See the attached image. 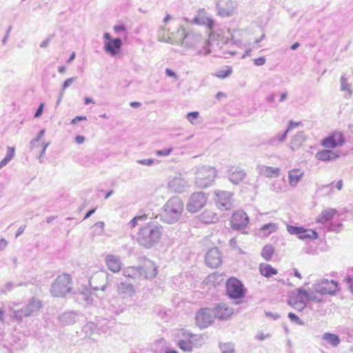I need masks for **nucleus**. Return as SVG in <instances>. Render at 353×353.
Here are the masks:
<instances>
[{
  "label": "nucleus",
  "mask_w": 353,
  "mask_h": 353,
  "mask_svg": "<svg viewBox=\"0 0 353 353\" xmlns=\"http://www.w3.org/2000/svg\"><path fill=\"white\" fill-rule=\"evenodd\" d=\"M173 149L172 148H165V149H163V150H156L155 153L157 156H168L169 154H171V152H172Z\"/></svg>",
  "instance_id": "nucleus-51"
},
{
  "label": "nucleus",
  "mask_w": 353,
  "mask_h": 353,
  "mask_svg": "<svg viewBox=\"0 0 353 353\" xmlns=\"http://www.w3.org/2000/svg\"><path fill=\"white\" fill-rule=\"evenodd\" d=\"M155 160L152 159H141L138 160L137 162L141 165L151 166L152 164H154Z\"/></svg>",
  "instance_id": "nucleus-53"
},
{
  "label": "nucleus",
  "mask_w": 353,
  "mask_h": 353,
  "mask_svg": "<svg viewBox=\"0 0 353 353\" xmlns=\"http://www.w3.org/2000/svg\"><path fill=\"white\" fill-rule=\"evenodd\" d=\"M146 219L147 215L145 214L136 216L128 223V225L130 228H134L137 225L139 221H145Z\"/></svg>",
  "instance_id": "nucleus-41"
},
{
  "label": "nucleus",
  "mask_w": 353,
  "mask_h": 353,
  "mask_svg": "<svg viewBox=\"0 0 353 353\" xmlns=\"http://www.w3.org/2000/svg\"><path fill=\"white\" fill-rule=\"evenodd\" d=\"M257 170L261 175H263L269 178L278 177L280 174L279 168L263 165H258Z\"/></svg>",
  "instance_id": "nucleus-24"
},
{
  "label": "nucleus",
  "mask_w": 353,
  "mask_h": 353,
  "mask_svg": "<svg viewBox=\"0 0 353 353\" xmlns=\"http://www.w3.org/2000/svg\"><path fill=\"white\" fill-rule=\"evenodd\" d=\"M183 203L179 196L170 198L163 206V221L169 224L177 222L183 212Z\"/></svg>",
  "instance_id": "nucleus-3"
},
{
  "label": "nucleus",
  "mask_w": 353,
  "mask_h": 353,
  "mask_svg": "<svg viewBox=\"0 0 353 353\" xmlns=\"http://www.w3.org/2000/svg\"><path fill=\"white\" fill-rule=\"evenodd\" d=\"M288 132H289V131H288V130H286L283 132V134H281V135H278V136H277V137H276V138H277V139H278V141H280V142H283V141H284L285 140L286 137H287V134H288Z\"/></svg>",
  "instance_id": "nucleus-61"
},
{
  "label": "nucleus",
  "mask_w": 353,
  "mask_h": 353,
  "mask_svg": "<svg viewBox=\"0 0 353 353\" xmlns=\"http://www.w3.org/2000/svg\"><path fill=\"white\" fill-rule=\"evenodd\" d=\"M206 264L212 268H216L222 263L221 254L217 248L210 249L205 254Z\"/></svg>",
  "instance_id": "nucleus-16"
},
{
  "label": "nucleus",
  "mask_w": 353,
  "mask_h": 353,
  "mask_svg": "<svg viewBox=\"0 0 353 353\" xmlns=\"http://www.w3.org/2000/svg\"><path fill=\"white\" fill-rule=\"evenodd\" d=\"M92 228L93 236L101 235L104 232V223L103 221H99L93 225Z\"/></svg>",
  "instance_id": "nucleus-40"
},
{
  "label": "nucleus",
  "mask_w": 353,
  "mask_h": 353,
  "mask_svg": "<svg viewBox=\"0 0 353 353\" xmlns=\"http://www.w3.org/2000/svg\"><path fill=\"white\" fill-rule=\"evenodd\" d=\"M165 75L168 77H172L174 80H177L179 79V76L171 69L166 68L165 70Z\"/></svg>",
  "instance_id": "nucleus-54"
},
{
  "label": "nucleus",
  "mask_w": 353,
  "mask_h": 353,
  "mask_svg": "<svg viewBox=\"0 0 353 353\" xmlns=\"http://www.w3.org/2000/svg\"><path fill=\"white\" fill-rule=\"evenodd\" d=\"M77 77H70L69 79H67L63 83L61 87V92H63V91L67 89L69 86H70L74 81L76 80Z\"/></svg>",
  "instance_id": "nucleus-50"
},
{
  "label": "nucleus",
  "mask_w": 353,
  "mask_h": 353,
  "mask_svg": "<svg viewBox=\"0 0 353 353\" xmlns=\"http://www.w3.org/2000/svg\"><path fill=\"white\" fill-rule=\"evenodd\" d=\"M322 339L330 344L332 347H336L341 342L339 337L334 334L325 332L323 334Z\"/></svg>",
  "instance_id": "nucleus-35"
},
{
  "label": "nucleus",
  "mask_w": 353,
  "mask_h": 353,
  "mask_svg": "<svg viewBox=\"0 0 353 353\" xmlns=\"http://www.w3.org/2000/svg\"><path fill=\"white\" fill-rule=\"evenodd\" d=\"M108 274L104 272H100L95 274L90 279V283L92 285V283H94L97 280L101 279L103 281V283L101 285H96L93 287L96 290H101L104 291L106 288V283H107Z\"/></svg>",
  "instance_id": "nucleus-30"
},
{
  "label": "nucleus",
  "mask_w": 353,
  "mask_h": 353,
  "mask_svg": "<svg viewBox=\"0 0 353 353\" xmlns=\"http://www.w3.org/2000/svg\"><path fill=\"white\" fill-rule=\"evenodd\" d=\"M303 227L294 226L288 225L287 230L290 234L297 235L298 236L301 234Z\"/></svg>",
  "instance_id": "nucleus-42"
},
{
  "label": "nucleus",
  "mask_w": 353,
  "mask_h": 353,
  "mask_svg": "<svg viewBox=\"0 0 353 353\" xmlns=\"http://www.w3.org/2000/svg\"><path fill=\"white\" fill-rule=\"evenodd\" d=\"M44 134H45V130L44 129L40 130L39 132L37 134V137L35 139H33L32 140V143L38 142L43 137Z\"/></svg>",
  "instance_id": "nucleus-58"
},
{
  "label": "nucleus",
  "mask_w": 353,
  "mask_h": 353,
  "mask_svg": "<svg viewBox=\"0 0 353 353\" xmlns=\"http://www.w3.org/2000/svg\"><path fill=\"white\" fill-rule=\"evenodd\" d=\"M336 213V210L333 208H327L321 212L316 219L317 223H324L331 220Z\"/></svg>",
  "instance_id": "nucleus-31"
},
{
  "label": "nucleus",
  "mask_w": 353,
  "mask_h": 353,
  "mask_svg": "<svg viewBox=\"0 0 353 353\" xmlns=\"http://www.w3.org/2000/svg\"><path fill=\"white\" fill-rule=\"evenodd\" d=\"M232 72V69L230 66H225V69L218 70L215 76L219 79H224L229 77Z\"/></svg>",
  "instance_id": "nucleus-38"
},
{
  "label": "nucleus",
  "mask_w": 353,
  "mask_h": 353,
  "mask_svg": "<svg viewBox=\"0 0 353 353\" xmlns=\"http://www.w3.org/2000/svg\"><path fill=\"white\" fill-rule=\"evenodd\" d=\"M162 233L163 227L157 222L150 221L139 229L137 241L141 246L149 249L159 242Z\"/></svg>",
  "instance_id": "nucleus-1"
},
{
  "label": "nucleus",
  "mask_w": 353,
  "mask_h": 353,
  "mask_svg": "<svg viewBox=\"0 0 353 353\" xmlns=\"http://www.w3.org/2000/svg\"><path fill=\"white\" fill-rule=\"evenodd\" d=\"M15 149L13 147H8L7 153L4 158L10 161L14 157Z\"/></svg>",
  "instance_id": "nucleus-52"
},
{
  "label": "nucleus",
  "mask_w": 353,
  "mask_h": 353,
  "mask_svg": "<svg viewBox=\"0 0 353 353\" xmlns=\"http://www.w3.org/2000/svg\"><path fill=\"white\" fill-rule=\"evenodd\" d=\"M341 81V90L342 91H348L351 94V91L350 89V84L347 83V79L342 76L340 79Z\"/></svg>",
  "instance_id": "nucleus-46"
},
{
  "label": "nucleus",
  "mask_w": 353,
  "mask_h": 353,
  "mask_svg": "<svg viewBox=\"0 0 353 353\" xmlns=\"http://www.w3.org/2000/svg\"><path fill=\"white\" fill-rule=\"evenodd\" d=\"M77 318V314L73 312H67L59 316V321L64 325L73 324Z\"/></svg>",
  "instance_id": "nucleus-33"
},
{
  "label": "nucleus",
  "mask_w": 353,
  "mask_h": 353,
  "mask_svg": "<svg viewBox=\"0 0 353 353\" xmlns=\"http://www.w3.org/2000/svg\"><path fill=\"white\" fill-rule=\"evenodd\" d=\"M168 188L172 192L181 193L187 190L188 183L181 174H179L170 179Z\"/></svg>",
  "instance_id": "nucleus-14"
},
{
  "label": "nucleus",
  "mask_w": 353,
  "mask_h": 353,
  "mask_svg": "<svg viewBox=\"0 0 353 353\" xmlns=\"http://www.w3.org/2000/svg\"><path fill=\"white\" fill-rule=\"evenodd\" d=\"M212 310L215 314V318L221 320L228 319L232 314V309L228 307L224 303L218 304V305Z\"/></svg>",
  "instance_id": "nucleus-20"
},
{
  "label": "nucleus",
  "mask_w": 353,
  "mask_h": 353,
  "mask_svg": "<svg viewBox=\"0 0 353 353\" xmlns=\"http://www.w3.org/2000/svg\"><path fill=\"white\" fill-rule=\"evenodd\" d=\"M157 274V267L152 261L149 260L145 261L143 266L128 267L123 270V274L125 277L132 279H151L154 277Z\"/></svg>",
  "instance_id": "nucleus-4"
},
{
  "label": "nucleus",
  "mask_w": 353,
  "mask_h": 353,
  "mask_svg": "<svg viewBox=\"0 0 353 353\" xmlns=\"http://www.w3.org/2000/svg\"><path fill=\"white\" fill-rule=\"evenodd\" d=\"M21 283L15 284L13 282H8L7 283L5 284L4 288L1 290V292L3 293H7L8 292H10L15 287L21 286Z\"/></svg>",
  "instance_id": "nucleus-45"
},
{
  "label": "nucleus",
  "mask_w": 353,
  "mask_h": 353,
  "mask_svg": "<svg viewBox=\"0 0 353 353\" xmlns=\"http://www.w3.org/2000/svg\"><path fill=\"white\" fill-rule=\"evenodd\" d=\"M94 327L95 325L93 323L90 322L83 327V331L85 333H88L89 330L92 331V330L94 329Z\"/></svg>",
  "instance_id": "nucleus-55"
},
{
  "label": "nucleus",
  "mask_w": 353,
  "mask_h": 353,
  "mask_svg": "<svg viewBox=\"0 0 353 353\" xmlns=\"http://www.w3.org/2000/svg\"><path fill=\"white\" fill-rule=\"evenodd\" d=\"M339 154L330 150L319 151L315 154V158L319 161H332L337 159Z\"/></svg>",
  "instance_id": "nucleus-23"
},
{
  "label": "nucleus",
  "mask_w": 353,
  "mask_h": 353,
  "mask_svg": "<svg viewBox=\"0 0 353 353\" xmlns=\"http://www.w3.org/2000/svg\"><path fill=\"white\" fill-rule=\"evenodd\" d=\"M122 46V41L120 38L113 39L112 41H106L104 44V49L106 52L112 56L116 55Z\"/></svg>",
  "instance_id": "nucleus-22"
},
{
  "label": "nucleus",
  "mask_w": 353,
  "mask_h": 353,
  "mask_svg": "<svg viewBox=\"0 0 353 353\" xmlns=\"http://www.w3.org/2000/svg\"><path fill=\"white\" fill-rule=\"evenodd\" d=\"M199 219L201 222L206 224L214 223L219 221L218 215L215 212L208 210L203 211L201 214Z\"/></svg>",
  "instance_id": "nucleus-29"
},
{
  "label": "nucleus",
  "mask_w": 353,
  "mask_h": 353,
  "mask_svg": "<svg viewBox=\"0 0 353 353\" xmlns=\"http://www.w3.org/2000/svg\"><path fill=\"white\" fill-rule=\"evenodd\" d=\"M183 335L184 336L185 339L179 340L178 346L184 352H192L193 346L195 345L194 342L197 339H199V336L186 332H184Z\"/></svg>",
  "instance_id": "nucleus-18"
},
{
  "label": "nucleus",
  "mask_w": 353,
  "mask_h": 353,
  "mask_svg": "<svg viewBox=\"0 0 353 353\" xmlns=\"http://www.w3.org/2000/svg\"><path fill=\"white\" fill-rule=\"evenodd\" d=\"M226 291L228 296L233 299H241L245 294L243 283L236 278H230L228 280Z\"/></svg>",
  "instance_id": "nucleus-9"
},
{
  "label": "nucleus",
  "mask_w": 353,
  "mask_h": 353,
  "mask_svg": "<svg viewBox=\"0 0 353 353\" xmlns=\"http://www.w3.org/2000/svg\"><path fill=\"white\" fill-rule=\"evenodd\" d=\"M195 184L200 188L210 186L216 176L214 168L203 165L196 169L195 172Z\"/></svg>",
  "instance_id": "nucleus-6"
},
{
  "label": "nucleus",
  "mask_w": 353,
  "mask_h": 353,
  "mask_svg": "<svg viewBox=\"0 0 353 353\" xmlns=\"http://www.w3.org/2000/svg\"><path fill=\"white\" fill-rule=\"evenodd\" d=\"M192 22L198 25L205 26L209 29H212L214 25L213 20L207 14L204 9H200L198 11L197 14L193 19Z\"/></svg>",
  "instance_id": "nucleus-19"
},
{
  "label": "nucleus",
  "mask_w": 353,
  "mask_h": 353,
  "mask_svg": "<svg viewBox=\"0 0 353 353\" xmlns=\"http://www.w3.org/2000/svg\"><path fill=\"white\" fill-rule=\"evenodd\" d=\"M87 119L84 116H77L74 119H73L72 121H71V124H73V125H75L76 123H77L79 121H85Z\"/></svg>",
  "instance_id": "nucleus-60"
},
{
  "label": "nucleus",
  "mask_w": 353,
  "mask_h": 353,
  "mask_svg": "<svg viewBox=\"0 0 353 353\" xmlns=\"http://www.w3.org/2000/svg\"><path fill=\"white\" fill-rule=\"evenodd\" d=\"M179 33L183 37L181 46L194 50V55L205 56L210 53L208 48L210 41L202 37L201 34L194 32H185L184 28L179 30Z\"/></svg>",
  "instance_id": "nucleus-2"
},
{
  "label": "nucleus",
  "mask_w": 353,
  "mask_h": 353,
  "mask_svg": "<svg viewBox=\"0 0 353 353\" xmlns=\"http://www.w3.org/2000/svg\"><path fill=\"white\" fill-rule=\"evenodd\" d=\"M288 318L293 322L296 323L297 325H303L304 322L301 319H300L295 314L292 312L288 313Z\"/></svg>",
  "instance_id": "nucleus-48"
},
{
  "label": "nucleus",
  "mask_w": 353,
  "mask_h": 353,
  "mask_svg": "<svg viewBox=\"0 0 353 353\" xmlns=\"http://www.w3.org/2000/svg\"><path fill=\"white\" fill-rule=\"evenodd\" d=\"M51 39H52V37L51 36L48 37L46 40L43 41L41 43L40 47L41 48H46L48 46Z\"/></svg>",
  "instance_id": "nucleus-62"
},
{
  "label": "nucleus",
  "mask_w": 353,
  "mask_h": 353,
  "mask_svg": "<svg viewBox=\"0 0 353 353\" xmlns=\"http://www.w3.org/2000/svg\"><path fill=\"white\" fill-rule=\"evenodd\" d=\"M288 304L298 311H302L306 306L305 301H292L288 302Z\"/></svg>",
  "instance_id": "nucleus-44"
},
{
  "label": "nucleus",
  "mask_w": 353,
  "mask_h": 353,
  "mask_svg": "<svg viewBox=\"0 0 353 353\" xmlns=\"http://www.w3.org/2000/svg\"><path fill=\"white\" fill-rule=\"evenodd\" d=\"M216 7L219 15L225 17L232 14L234 10V3L232 0H217Z\"/></svg>",
  "instance_id": "nucleus-17"
},
{
  "label": "nucleus",
  "mask_w": 353,
  "mask_h": 353,
  "mask_svg": "<svg viewBox=\"0 0 353 353\" xmlns=\"http://www.w3.org/2000/svg\"><path fill=\"white\" fill-rule=\"evenodd\" d=\"M303 175H304V172L300 169H294L292 170L289 171V173H288L289 184L292 187L296 186V185L302 179Z\"/></svg>",
  "instance_id": "nucleus-27"
},
{
  "label": "nucleus",
  "mask_w": 353,
  "mask_h": 353,
  "mask_svg": "<svg viewBox=\"0 0 353 353\" xmlns=\"http://www.w3.org/2000/svg\"><path fill=\"white\" fill-rule=\"evenodd\" d=\"M276 229L277 226L275 223H269L263 225L261 228V231L263 232L265 235H268L272 232L276 231Z\"/></svg>",
  "instance_id": "nucleus-39"
},
{
  "label": "nucleus",
  "mask_w": 353,
  "mask_h": 353,
  "mask_svg": "<svg viewBox=\"0 0 353 353\" xmlns=\"http://www.w3.org/2000/svg\"><path fill=\"white\" fill-rule=\"evenodd\" d=\"M125 30V27L124 25H117L114 26V30L119 33L121 31H124Z\"/></svg>",
  "instance_id": "nucleus-63"
},
{
  "label": "nucleus",
  "mask_w": 353,
  "mask_h": 353,
  "mask_svg": "<svg viewBox=\"0 0 353 353\" xmlns=\"http://www.w3.org/2000/svg\"><path fill=\"white\" fill-rule=\"evenodd\" d=\"M274 253V248L271 245H266L263 247L261 256L266 261H270Z\"/></svg>",
  "instance_id": "nucleus-37"
},
{
  "label": "nucleus",
  "mask_w": 353,
  "mask_h": 353,
  "mask_svg": "<svg viewBox=\"0 0 353 353\" xmlns=\"http://www.w3.org/2000/svg\"><path fill=\"white\" fill-rule=\"evenodd\" d=\"M245 172L239 168H233L230 170L229 179L234 184H238L245 176Z\"/></svg>",
  "instance_id": "nucleus-26"
},
{
  "label": "nucleus",
  "mask_w": 353,
  "mask_h": 353,
  "mask_svg": "<svg viewBox=\"0 0 353 353\" xmlns=\"http://www.w3.org/2000/svg\"><path fill=\"white\" fill-rule=\"evenodd\" d=\"M71 276L68 274L59 275L52 283L50 293L53 296L63 297L71 291Z\"/></svg>",
  "instance_id": "nucleus-5"
},
{
  "label": "nucleus",
  "mask_w": 353,
  "mask_h": 353,
  "mask_svg": "<svg viewBox=\"0 0 353 353\" xmlns=\"http://www.w3.org/2000/svg\"><path fill=\"white\" fill-rule=\"evenodd\" d=\"M215 319L213 310L202 308L199 310L195 316L196 324L200 328H206L210 325Z\"/></svg>",
  "instance_id": "nucleus-10"
},
{
  "label": "nucleus",
  "mask_w": 353,
  "mask_h": 353,
  "mask_svg": "<svg viewBox=\"0 0 353 353\" xmlns=\"http://www.w3.org/2000/svg\"><path fill=\"white\" fill-rule=\"evenodd\" d=\"M208 200V195L203 192H196L190 196L186 209L191 213H196L202 209Z\"/></svg>",
  "instance_id": "nucleus-8"
},
{
  "label": "nucleus",
  "mask_w": 353,
  "mask_h": 353,
  "mask_svg": "<svg viewBox=\"0 0 353 353\" xmlns=\"http://www.w3.org/2000/svg\"><path fill=\"white\" fill-rule=\"evenodd\" d=\"M105 261L108 269L113 272H118L121 269L122 263L119 257L112 254H108Z\"/></svg>",
  "instance_id": "nucleus-21"
},
{
  "label": "nucleus",
  "mask_w": 353,
  "mask_h": 353,
  "mask_svg": "<svg viewBox=\"0 0 353 353\" xmlns=\"http://www.w3.org/2000/svg\"><path fill=\"white\" fill-rule=\"evenodd\" d=\"M307 301V291L301 288H299L296 291L292 292L288 299V302L292 301Z\"/></svg>",
  "instance_id": "nucleus-32"
},
{
  "label": "nucleus",
  "mask_w": 353,
  "mask_h": 353,
  "mask_svg": "<svg viewBox=\"0 0 353 353\" xmlns=\"http://www.w3.org/2000/svg\"><path fill=\"white\" fill-rule=\"evenodd\" d=\"M260 273L266 278L277 274V270L268 263H261L259 266Z\"/></svg>",
  "instance_id": "nucleus-34"
},
{
  "label": "nucleus",
  "mask_w": 353,
  "mask_h": 353,
  "mask_svg": "<svg viewBox=\"0 0 353 353\" xmlns=\"http://www.w3.org/2000/svg\"><path fill=\"white\" fill-rule=\"evenodd\" d=\"M199 115V112H191L187 114L186 118L192 124H194V121L198 119Z\"/></svg>",
  "instance_id": "nucleus-49"
},
{
  "label": "nucleus",
  "mask_w": 353,
  "mask_h": 353,
  "mask_svg": "<svg viewBox=\"0 0 353 353\" xmlns=\"http://www.w3.org/2000/svg\"><path fill=\"white\" fill-rule=\"evenodd\" d=\"M299 238L302 240L316 239L318 238V233L314 230L303 228Z\"/></svg>",
  "instance_id": "nucleus-36"
},
{
  "label": "nucleus",
  "mask_w": 353,
  "mask_h": 353,
  "mask_svg": "<svg viewBox=\"0 0 353 353\" xmlns=\"http://www.w3.org/2000/svg\"><path fill=\"white\" fill-rule=\"evenodd\" d=\"M254 64L257 66H261L265 64V59L264 57H259L254 60Z\"/></svg>",
  "instance_id": "nucleus-56"
},
{
  "label": "nucleus",
  "mask_w": 353,
  "mask_h": 353,
  "mask_svg": "<svg viewBox=\"0 0 353 353\" xmlns=\"http://www.w3.org/2000/svg\"><path fill=\"white\" fill-rule=\"evenodd\" d=\"M345 143L344 136L341 132H334L322 141V145L327 148H334Z\"/></svg>",
  "instance_id": "nucleus-15"
},
{
  "label": "nucleus",
  "mask_w": 353,
  "mask_h": 353,
  "mask_svg": "<svg viewBox=\"0 0 353 353\" xmlns=\"http://www.w3.org/2000/svg\"><path fill=\"white\" fill-rule=\"evenodd\" d=\"M42 306L41 301L33 297L28 304L21 310H14L12 314L14 319L21 321L24 317L35 315Z\"/></svg>",
  "instance_id": "nucleus-7"
},
{
  "label": "nucleus",
  "mask_w": 353,
  "mask_h": 353,
  "mask_svg": "<svg viewBox=\"0 0 353 353\" xmlns=\"http://www.w3.org/2000/svg\"><path fill=\"white\" fill-rule=\"evenodd\" d=\"M43 103H41L39 105V106L38 107L35 114H34V117L36 118H38V117H40L43 113Z\"/></svg>",
  "instance_id": "nucleus-57"
},
{
  "label": "nucleus",
  "mask_w": 353,
  "mask_h": 353,
  "mask_svg": "<svg viewBox=\"0 0 353 353\" xmlns=\"http://www.w3.org/2000/svg\"><path fill=\"white\" fill-rule=\"evenodd\" d=\"M216 205L221 210H228L232 208V194L227 191H216Z\"/></svg>",
  "instance_id": "nucleus-12"
},
{
  "label": "nucleus",
  "mask_w": 353,
  "mask_h": 353,
  "mask_svg": "<svg viewBox=\"0 0 353 353\" xmlns=\"http://www.w3.org/2000/svg\"><path fill=\"white\" fill-rule=\"evenodd\" d=\"M305 140V136L303 131L298 132L295 135L292 137L290 143V148L292 150H296L302 145Z\"/></svg>",
  "instance_id": "nucleus-28"
},
{
  "label": "nucleus",
  "mask_w": 353,
  "mask_h": 353,
  "mask_svg": "<svg viewBox=\"0 0 353 353\" xmlns=\"http://www.w3.org/2000/svg\"><path fill=\"white\" fill-rule=\"evenodd\" d=\"M119 294H122L123 297H132L135 294V290L132 283L123 281L121 282L117 287Z\"/></svg>",
  "instance_id": "nucleus-25"
},
{
  "label": "nucleus",
  "mask_w": 353,
  "mask_h": 353,
  "mask_svg": "<svg viewBox=\"0 0 353 353\" xmlns=\"http://www.w3.org/2000/svg\"><path fill=\"white\" fill-rule=\"evenodd\" d=\"M307 301L320 303L322 301V299L317 296L314 292H307Z\"/></svg>",
  "instance_id": "nucleus-47"
},
{
  "label": "nucleus",
  "mask_w": 353,
  "mask_h": 353,
  "mask_svg": "<svg viewBox=\"0 0 353 353\" xmlns=\"http://www.w3.org/2000/svg\"><path fill=\"white\" fill-rule=\"evenodd\" d=\"M301 125V122H294L293 121H290L287 130H288V131H290L291 129L294 128L295 127L299 126Z\"/></svg>",
  "instance_id": "nucleus-59"
},
{
  "label": "nucleus",
  "mask_w": 353,
  "mask_h": 353,
  "mask_svg": "<svg viewBox=\"0 0 353 353\" xmlns=\"http://www.w3.org/2000/svg\"><path fill=\"white\" fill-rule=\"evenodd\" d=\"M347 283L349 284L350 291L353 293V279L351 277H347Z\"/></svg>",
  "instance_id": "nucleus-64"
},
{
  "label": "nucleus",
  "mask_w": 353,
  "mask_h": 353,
  "mask_svg": "<svg viewBox=\"0 0 353 353\" xmlns=\"http://www.w3.org/2000/svg\"><path fill=\"white\" fill-rule=\"evenodd\" d=\"M249 223V218L244 211L238 210L231 218L232 228L235 230H244Z\"/></svg>",
  "instance_id": "nucleus-13"
},
{
  "label": "nucleus",
  "mask_w": 353,
  "mask_h": 353,
  "mask_svg": "<svg viewBox=\"0 0 353 353\" xmlns=\"http://www.w3.org/2000/svg\"><path fill=\"white\" fill-rule=\"evenodd\" d=\"M221 353H233L234 345L232 343H226L220 345Z\"/></svg>",
  "instance_id": "nucleus-43"
},
{
  "label": "nucleus",
  "mask_w": 353,
  "mask_h": 353,
  "mask_svg": "<svg viewBox=\"0 0 353 353\" xmlns=\"http://www.w3.org/2000/svg\"><path fill=\"white\" fill-rule=\"evenodd\" d=\"M338 283L334 280L322 279L313 285L314 291L321 294H334L337 290Z\"/></svg>",
  "instance_id": "nucleus-11"
}]
</instances>
